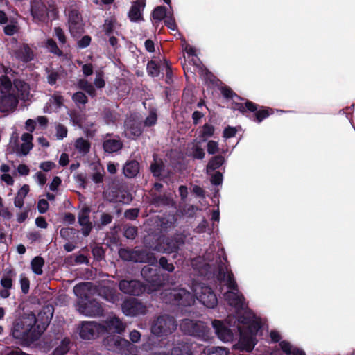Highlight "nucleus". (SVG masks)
Listing matches in <instances>:
<instances>
[{
    "mask_svg": "<svg viewBox=\"0 0 355 355\" xmlns=\"http://www.w3.org/2000/svg\"><path fill=\"white\" fill-rule=\"evenodd\" d=\"M79 64H82V71L85 76H91L93 73V66L92 64H83L82 62H78Z\"/></svg>",
    "mask_w": 355,
    "mask_h": 355,
    "instance_id": "nucleus-55",
    "label": "nucleus"
},
{
    "mask_svg": "<svg viewBox=\"0 0 355 355\" xmlns=\"http://www.w3.org/2000/svg\"><path fill=\"white\" fill-rule=\"evenodd\" d=\"M54 33H55V36L58 39L60 43L63 45L65 44L66 37H65L63 31L59 27H55L54 28Z\"/></svg>",
    "mask_w": 355,
    "mask_h": 355,
    "instance_id": "nucleus-57",
    "label": "nucleus"
},
{
    "mask_svg": "<svg viewBox=\"0 0 355 355\" xmlns=\"http://www.w3.org/2000/svg\"><path fill=\"white\" fill-rule=\"evenodd\" d=\"M11 71L4 66L0 67V73H4L0 77V112L14 111L18 105V98L15 95V89L7 75Z\"/></svg>",
    "mask_w": 355,
    "mask_h": 355,
    "instance_id": "nucleus-4",
    "label": "nucleus"
},
{
    "mask_svg": "<svg viewBox=\"0 0 355 355\" xmlns=\"http://www.w3.org/2000/svg\"><path fill=\"white\" fill-rule=\"evenodd\" d=\"M3 31L6 35L11 36L17 32L18 27L15 22H12L6 25L3 28Z\"/></svg>",
    "mask_w": 355,
    "mask_h": 355,
    "instance_id": "nucleus-49",
    "label": "nucleus"
},
{
    "mask_svg": "<svg viewBox=\"0 0 355 355\" xmlns=\"http://www.w3.org/2000/svg\"><path fill=\"white\" fill-rule=\"evenodd\" d=\"M33 135L31 133H24L21 135L22 144L20 146L17 145V137L12 136L10 139V144L12 143L16 146L15 151L22 155H26L30 150L33 148V145L32 143Z\"/></svg>",
    "mask_w": 355,
    "mask_h": 355,
    "instance_id": "nucleus-18",
    "label": "nucleus"
},
{
    "mask_svg": "<svg viewBox=\"0 0 355 355\" xmlns=\"http://www.w3.org/2000/svg\"><path fill=\"white\" fill-rule=\"evenodd\" d=\"M223 182V175L220 172H216L211 178V182L214 185H219L222 184Z\"/></svg>",
    "mask_w": 355,
    "mask_h": 355,
    "instance_id": "nucleus-61",
    "label": "nucleus"
},
{
    "mask_svg": "<svg viewBox=\"0 0 355 355\" xmlns=\"http://www.w3.org/2000/svg\"><path fill=\"white\" fill-rule=\"evenodd\" d=\"M139 163L136 161H130L123 167V173L128 178L135 177L139 172Z\"/></svg>",
    "mask_w": 355,
    "mask_h": 355,
    "instance_id": "nucleus-32",
    "label": "nucleus"
},
{
    "mask_svg": "<svg viewBox=\"0 0 355 355\" xmlns=\"http://www.w3.org/2000/svg\"><path fill=\"white\" fill-rule=\"evenodd\" d=\"M34 178L40 186L44 185L46 182V175L40 171L35 173Z\"/></svg>",
    "mask_w": 355,
    "mask_h": 355,
    "instance_id": "nucleus-59",
    "label": "nucleus"
},
{
    "mask_svg": "<svg viewBox=\"0 0 355 355\" xmlns=\"http://www.w3.org/2000/svg\"><path fill=\"white\" fill-rule=\"evenodd\" d=\"M15 87L20 93V97L22 100L26 101L29 99V85L25 82L18 80L15 82Z\"/></svg>",
    "mask_w": 355,
    "mask_h": 355,
    "instance_id": "nucleus-35",
    "label": "nucleus"
},
{
    "mask_svg": "<svg viewBox=\"0 0 355 355\" xmlns=\"http://www.w3.org/2000/svg\"><path fill=\"white\" fill-rule=\"evenodd\" d=\"M225 162V159L222 155H217L213 157L209 162L207 166V172L214 171L220 168Z\"/></svg>",
    "mask_w": 355,
    "mask_h": 355,
    "instance_id": "nucleus-36",
    "label": "nucleus"
},
{
    "mask_svg": "<svg viewBox=\"0 0 355 355\" xmlns=\"http://www.w3.org/2000/svg\"><path fill=\"white\" fill-rule=\"evenodd\" d=\"M202 141L196 139L187 144L186 153L188 156L197 159H202L205 156V153L201 144Z\"/></svg>",
    "mask_w": 355,
    "mask_h": 355,
    "instance_id": "nucleus-21",
    "label": "nucleus"
},
{
    "mask_svg": "<svg viewBox=\"0 0 355 355\" xmlns=\"http://www.w3.org/2000/svg\"><path fill=\"white\" fill-rule=\"evenodd\" d=\"M37 209L40 214H44L49 209V202L45 199H40L37 203Z\"/></svg>",
    "mask_w": 355,
    "mask_h": 355,
    "instance_id": "nucleus-56",
    "label": "nucleus"
},
{
    "mask_svg": "<svg viewBox=\"0 0 355 355\" xmlns=\"http://www.w3.org/2000/svg\"><path fill=\"white\" fill-rule=\"evenodd\" d=\"M141 274L149 283H155L158 279L157 270L153 268L150 266H144L141 271Z\"/></svg>",
    "mask_w": 355,
    "mask_h": 355,
    "instance_id": "nucleus-31",
    "label": "nucleus"
},
{
    "mask_svg": "<svg viewBox=\"0 0 355 355\" xmlns=\"http://www.w3.org/2000/svg\"><path fill=\"white\" fill-rule=\"evenodd\" d=\"M227 257L223 250L214 263L209 258L197 257L192 260L191 265L202 280H209L216 276L223 292V298L234 314L227 315L225 321L214 320L212 327L218 338L224 343L234 340L235 335L231 327H235L239 334L236 349L251 352L257 343L258 334L263 325V320L247 307L243 294L239 291L234 275L227 264Z\"/></svg>",
    "mask_w": 355,
    "mask_h": 355,
    "instance_id": "nucleus-1",
    "label": "nucleus"
},
{
    "mask_svg": "<svg viewBox=\"0 0 355 355\" xmlns=\"http://www.w3.org/2000/svg\"><path fill=\"white\" fill-rule=\"evenodd\" d=\"M104 343L109 350L125 354H129L132 348L130 343L119 336H108L104 340Z\"/></svg>",
    "mask_w": 355,
    "mask_h": 355,
    "instance_id": "nucleus-11",
    "label": "nucleus"
},
{
    "mask_svg": "<svg viewBox=\"0 0 355 355\" xmlns=\"http://www.w3.org/2000/svg\"><path fill=\"white\" fill-rule=\"evenodd\" d=\"M279 345L282 351L288 355H306L303 349L292 345L287 341H282Z\"/></svg>",
    "mask_w": 355,
    "mask_h": 355,
    "instance_id": "nucleus-29",
    "label": "nucleus"
},
{
    "mask_svg": "<svg viewBox=\"0 0 355 355\" xmlns=\"http://www.w3.org/2000/svg\"><path fill=\"white\" fill-rule=\"evenodd\" d=\"M103 148L108 153H115L119 150L122 146V142L118 138H108L103 142Z\"/></svg>",
    "mask_w": 355,
    "mask_h": 355,
    "instance_id": "nucleus-27",
    "label": "nucleus"
},
{
    "mask_svg": "<svg viewBox=\"0 0 355 355\" xmlns=\"http://www.w3.org/2000/svg\"><path fill=\"white\" fill-rule=\"evenodd\" d=\"M70 340L69 338H64L60 345L55 348L52 355H64L69 349Z\"/></svg>",
    "mask_w": 355,
    "mask_h": 355,
    "instance_id": "nucleus-40",
    "label": "nucleus"
},
{
    "mask_svg": "<svg viewBox=\"0 0 355 355\" xmlns=\"http://www.w3.org/2000/svg\"><path fill=\"white\" fill-rule=\"evenodd\" d=\"M119 254L122 259L134 262L148 263L151 266L157 263L155 254L146 250L131 251L127 249H121Z\"/></svg>",
    "mask_w": 355,
    "mask_h": 355,
    "instance_id": "nucleus-8",
    "label": "nucleus"
},
{
    "mask_svg": "<svg viewBox=\"0 0 355 355\" xmlns=\"http://www.w3.org/2000/svg\"><path fill=\"white\" fill-rule=\"evenodd\" d=\"M31 12L33 17L39 21L53 20L58 15V10L53 0H33L31 3Z\"/></svg>",
    "mask_w": 355,
    "mask_h": 355,
    "instance_id": "nucleus-5",
    "label": "nucleus"
},
{
    "mask_svg": "<svg viewBox=\"0 0 355 355\" xmlns=\"http://www.w3.org/2000/svg\"><path fill=\"white\" fill-rule=\"evenodd\" d=\"M36 316L31 313L24 314L15 319L10 329V336L17 340V343L25 347L28 346L37 340L40 335L35 324Z\"/></svg>",
    "mask_w": 355,
    "mask_h": 355,
    "instance_id": "nucleus-3",
    "label": "nucleus"
},
{
    "mask_svg": "<svg viewBox=\"0 0 355 355\" xmlns=\"http://www.w3.org/2000/svg\"><path fill=\"white\" fill-rule=\"evenodd\" d=\"M55 166V164L53 162H51V161L44 162L40 164V168L45 172L50 171Z\"/></svg>",
    "mask_w": 355,
    "mask_h": 355,
    "instance_id": "nucleus-63",
    "label": "nucleus"
},
{
    "mask_svg": "<svg viewBox=\"0 0 355 355\" xmlns=\"http://www.w3.org/2000/svg\"><path fill=\"white\" fill-rule=\"evenodd\" d=\"M89 213L90 209L85 207L82 208L78 214V223L82 226V234L85 236H88L92 229V224L89 217Z\"/></svg>",
    "mask_w": 355,
    "mask_h": 355,
    "instance_id": "nucleus-23",
    "label": "nucleus"
},
{
    "mask_svg": "<svg viewBox=\"0 0 355 355\" xmlns=\"http://www.w3.org/2000/svg\"><path fill=\"white\" fill-rule=\"evenodd\" d=\"M46 47L49 49V51L51 53L56 54V55H60L61 51L57 46L56 43L52 40L49 39L46 40Z\"/></svg>",
    "mask_w": 355,
    "mask_h": 355,
    "instance_id": "nucleus-48",
    "label": "nucleus"
},
{
    "mask_svg": "<svg viewBox=\"0 0 355 355\" xmlns=\"http://www.w3.org/2000/svg\"><path fill=\"white\" fill-rule=\"evenodd\" d=\"M94 84V87L97 89H101L105 86V82L104 80L103 74L102 72L98 71L96 73Z\"/></svg>",
    "mask_w": 355,
    "mask_h": 355,
    "instance_id": "nucleus-44",
    "label": "nucleus"
},
{
    "mask_svg": "<svg viewBox=\"0 0 355 355\" xmlns=\"http://www.w3.org/2000/svg\"><path fill=\"white\" fill-rule=\"evenodd\" d=\"M175 318L168 315H162L154 320L151 324V333L157 337H166L177 329Z\"/></svg>",
    "mask_w": 355,
    "mask_h": 355,
    "instance_id": "nucleus-6",
    "label": "nucleus"
},
{
    "mask_svg": "<svg viewBox=\"0 0 355 355\" xmlns=\"http://www.w3.org/2000/svg\"><path fill=\"white\" fill-rule=\"evenodd\" d=\"M123 313L127 316H137L145 315L147 311L146 306L135 298L126 300L122 304Z\"/></svg>",
    "mask_w": 355,
    "mask_h": 355,
    "instance_id": "nucleus-12",
    "label": "nucleus"
},
{
    "mask_svg": "<svg viewBox=\"0 0 355 355\" xmlns=\"http://www.w3.org/2000/svg\"><path fill=\"white\" fill-rule=\"evenodd\" d=\"M75 147L82 155L87 153L90 148L89 143L83 138H79L76 141Z\"/></svg>",
    "mask_w": 355,
    "mask_h": 355,
    "instance_id": "nucleus-39",
    "label": "nucleus"
},
{
    "mask_svg": "<svg viewBox=\"0 0 355 355\" xmlns=\"http://www.w3.org/2000/svg\"><path fill=\"white\" fill-rule=\"evenodd\" d=\"M160 266L168 272H173L174 270V266L172 263H169L166 258L162 257L159 259Z\"/></svg>",
    "mask_w": 355,
    "mask_h": 355,
    "instance_id": "nucleus-53",
    "label": "nucleus"
},
{
    "mask_svg": "<svg viewBox=\"0 0 355 355\" xmlns=\"http://www.w3.org/2000/svg\"><path fill=\"white\" fill-rule=\"evenodd\" d=\"M142 130L141 125L132 118L127 119L125 122V136L129 139H135L141 135Z\"/></svg>",
    "mask_w": 355,
    "mask_h": 355,
    "instance_id": "nucleus-24",
    "label": "nucleus"
},
{
    "mask_svg": "<svg viewBox=\"0 0 355 355\" xmlns=\"http://www.w3.org/2000/svg\"><path fill=\"white\" fill-rule=\"evenodd\" d=\"M103 170L102 168L97 169L96 172H95L92 175V180L95 183H100L103 181Z\"/></svg>",
    "mask_w": 355,
    "mask_h": 355,
    "instance_id": "nucleus-62",
    "label": "nucleus"
},
{
    "mask_svg": "<svg viewBox=\"0 0 355 355\" xmlns=\"http://www.w3.org/2000/svg\"><path fill=\"white\" fill-rule=\"evenodd\" d=\"M236 130L233 127H227L223 131V137L229 139L235 136Z\"/></svg>",
    "mask_w": 355,
    "mask_h": 355,
    "instance_id": "nucleus-64",
    "label": "nucleus"
},
{
    "mask_svg": "<svg viewBox=\"0 0 355 355\" xmlns=\"http://www.w3.org/2000/svg\"><path fill=\"white\" fill-rule=\"evenodd\" d=\"M171 355H193L191 346L183 340L178 342L171 349Z\"/></svg>",
    "mask_w": 355,
    "mask_h": 355,
    "instance_id": "nucleus-26",
    "label": "nucleus"
},
{
    "mask_svg": "<svg viewBox=\"0 0 355 355\" xmlns=\"http://www.w3.org/2000/svg\"><path fill=\"white\" fill-rule=\"evenodd\" d=\"M53 315V308L52 306H44L36 317L37 323L35 324L38 331H40V335L45 331L49 324Z\"/></svg>",
    "mask_w": 355,
    "mask_h": 355,
    "instance_id": "nucleus-15",
    "label": "nucleus"
},
{
    "mask_svg": "<svg viewBox=\"0 0 355 355\" xmlns=\"http://www.w3.org/2000/svg\"><path fill=\"white\" fill-rule=\"evenodd\" d=\"M233 109L237 110L241 112H244L247 110L250 112H255V117L258 123H261L263 119H265L270 114H272L270 112L272 110L269 108H262L259 110H257V105L251 101H246L245 104L235 103V105L233 107Z\"/></svg>",
    "mask_w": 355,
    "mask_h": 355,
    "instance_id": "nucleus-14",
    "label": "nucleus"
},
{
    "mask_svg": "<svg viewBox=\"0 0 355 355\" xmlns=\"http://www.w3.org/2000/svg\"><path fill=\"white\" fill-rule=\"evenodd\" d=\"M147 71L149 75L155 77L159 75V69L157 64L155 62L150 61L147 64Z\"/></svg>",
    "mask_w": 355,
    "mask_h": 355,
    "instance_id": "nucleus-45",
    "label": "nucleus"
},
{
    "mask_svg": "<svg viewBox=\"0 0 355 355\" xmlns=\"http://www.w3.org/2000/svg\"><path fill=\"white\" fill-rule=\"evenodd\" d=\"M157 121V114L154 111H151L148 116L146 119L144 124L146 126H152Z\"/></svg>",
    "mask_w": 355,
    "mask_h": 355,
    "instance_id": "nucleus-54",
    "label": "nucleus"
},
{
    "mask_svg": "<svg viewBox=\"0 0 355 355\" xmlns=\"http://www.w3.org/2000/svg\"><path fill=\"white\" fill-rule=\"evenodd\" d=\"M56 137L58 139H63L67 135V129L65 126L58 124L56 126Z\"/></svg>",
    "mask_w": 355,
    "mask_h": 355,
    "instance_id": "nucleus-51",
    "label": "nucleus"
},
{
    "mask_svg": "<svg viewBox=\"0 0 355 355\" xmlns=\"http://www.w3.org/2000/svg\"><path fill=\"white\" fill-rule=\"evenodd\" d=\"M164 24L172 31H175L177 29V25L172 13H168V15L166 16L164 20Z\"/></svg>",
    "mask_w": 355,
    "mask_h": 355,
    "instance_id": "nucleus-50",
    "label": "nucleus"
},
{
    "mask_svg": "<svg viewBox=\"0 0 355 355\" xmlns=\"http://www.w3.org/2000/svg\"><path fill=\"white\" fill-rule=\"evenodd\" d=\"M78 312L84 315L95 317L102 314L103 309L101 304L95 300L89 301H78L76 304Z\"/></svg>",
    "mask_w": 355,
    "mask_h": 355,
    "instance_id": "nucleus-13",
    "label": "nucleus"
},
{
    "mask_svg": "<svg viewBox=\"0 0 355 355\" xmlns=\"http://www.w3.org/2000/svg\"><path fill=\"white\" fill-rule=\"evenodd\" d=\"M145 6L146 0H136L133 1L128 12L130 20L132 22L143 20V11Z\"/></svg>",
    "mask_w": 355,
    "mask_h": 355,
    "instance_id": "nucleus-20",
    "label": "nucleus"
},
{
    "mask_svg": "<svg viewBox=\"0 0 355 355\" xmlns=\"http://www.w3.org/2000/svg\"><path fill=\"white\" fill-rule=\"evenodd\" d=\"M192 293L184 288H174L165 291L162 298L166 304L191 306L197 299L209 309H214L218 304V299L209 286L201 280L194 279L191 287Z\"/></svg>",
    "mask_w": 355,
    "mask_h": 355,
    "instance_id": "nucleus-2",
    "label": "nucleus"
},
{
    "mask_svg": "<svg viewBox=\"0 0 355 355\" xmlns=\"http://www.w3.org/2000/svg\"><path fill=\"white\" fill-rule=\"evenodd\" d=\"M214 132L215 128L212 125L205 123L199 129L197 139L205 142L214 135Z\"/></svg>",
    "mask_w": 355,
    "mask_h": 355,
    "instance_id": "nucleus-30",
    "label": "nucleus"
},
{
    "mask_svg": "<svg viewBox=\"0 0 355 355\" xmlns=\"http://www.w3.org/2000/svg\"><path fill=\"white\" fill-rule=\"evenodd\" d=\"M69 30L72 36L76 37L83 31V24L80 13L76 10H71L69 13Z\"/></svg>",
    "mask_w": 355,
    "mask_h": 355,
    "instance_id": "nucleus-16",
    "label": "nucleus"
},
{
    "mask_svg": "<svg viewBox=\"0 0 355 355\" xmlns=\"http://www.w3.org/2000/svg\"><path fill=\"white\" fill-rule=\"evenodd\" d=\"M17 58L24 62H28L34 58V53L27 44H23L15 52Z\"/></svg>",
    "mask_w": 355,
    "mask_h": 355,
    "instance_id": "nucleus-25",
    "label": "nucleus"
},
{
    "mask_svg": "<svg viewBox=\"0 0 355 355\" xmlns=\"http://www.w3.org/2000/svg\"><path fill=\"white\" fill-rule=\"evenodd\" d=\"M15 276L16 274L12 269H6L0 281L1 286L3 288L12 289Z\"/></svg>",
    "mask_w": 355,
    "mask_h": 355,
    "instance_id": "nucleus-28",
    "label": "nucleus"
},
{
    "mask_svg": "<svg viewBox=\"0 0 355 355\" xmlns=\"http://www.w3.org/2000/svg\"><path fill=\"white\" fill-rule=\"evenodd\" d=\"M207 153L209 155H214L219 150L218 143L214 140H209L207 144Z\"/></svg>",
    "mask_w": 355,
    "mask_h": 355,
    "instance_id": "nucleus-47",
    "label": "nucleus"
},
{
    "mask_svg": "<svg viewBox=\"0 0 355 355\" xmlns=\"http://www.w3.org/2000/svg\"><path fill=\"white\" fill-rule=\"evenodd\" d=\"M105 329V334H121L125 329V324L116 317L111 316L107 319L103 324H101Z\"/></svg>",
    "mask_w": 355,
    "mask_h": 355,
    "instance_id": "nucleus-19",
    "label": "nucleus"
},
{
    "mask_svg": "<svg viewBox=\"0 0 355 355\" xmlns=\"http://www.w3.org/2000/svg\"><path fill=\"white\" fill-rule=\"evenodd\" d=\"M44 265V260L41 257H35L31 263L32 271L37 275H41L43 272L42 268Z\"/></svg>",
    "mask_w": 355,
    "mask_h": 355,
    "instance_id": "nucleus-37",
    "label": "nucleus"
},
{
    "mask_svg": "<svg viewBox=\"0 0 355 355\" xmlns=\"http://www.w3.org/2000/svg\"><path fill=\"white\" fill-rule=\"evenodd\" d=\"M221 93L223 96L226 98H233L234 97L239 98L233 91L227 87H221Z\"/></svg>",
    "mask_w": 355,
    "mask_h": 355,
    "instance_id": "nucleus-58",
    "label": "nucleus"
},
{
    "mask_svg": "<svg viewBox=\"0 0 355 355\" xmlns=\"http://www.w3.org/2000/svg\"><path fill=\"white\" fill-rule=\"evenodd\" d=\"M184 50L188 55V57H196V49L195 47L192 46L189 44L185 43L184 44Z\"/></svg>",
    "mask_w": 355,
    "mask_h": 355,
    "instance_id": "nucleus-60",
    "label": "nucleus"
},
{
    "mask_svg": "<svg viewBox=\"0 0 355 355\" xmlns=\"http://www.w3.org/2000/svg\"><path fill=\"white\" fill-rule=\"evenodd\" d=\"M120 290L132 295H139L145 291L144 286L137 280H122L119 283Z\"/></svg>",
    "mask_w": 355,
    "mask_h": 355,
    "instance_id": "nucleus-17",
    "label": "nucleus"
},
{
    "mask_svg": "<svg viewBox=\"0 0 355 355\" xmlns=\"http://www.w3.org/2000/svg\"><path fill=\"white\" fill-rule=\"evenodd\" d=\"M72 99L76 105H85L87 103V97L82 92H77L72 96Z\"/></svg>",
    "mask_w": 355,
    "mask_h": 355,
    "instance_id": "nucleus-42",
    "label": "nucleus"
},
{
    "mask_svg": "<svg viewBox=\"0 0 355 355\" xmlns=\"http://www.w3.org/2000/svg\"><path fill=\"white\" fill-rule=\"evenodd\" d=\"M79 335L83 340H92L105 334V329L101 324L94 321L83 322L79 327Z\"/></svg>",
    "mask_w": 355,
    "mask_h": 355,
    "instance_id": "nucleus-9",
    "label": "nucleus"
},
{
    "mask_svg": "<svg viewBox=\"0 0 355 355\" xmlns=\"http://www.w3.org/2000/svg\"><path fill=\"white\" fill-rule=\"evenodd\" d=\"M184 237L181 234H178L172 239H160L159 243L155 246L154 250L159 252L171 253L177 251L180 246L184 244Z\"/></svg>",
    "mask_w": 355,
    "mask_h": 355,
    "instance_id": "nucleus-10",
    "label": "nucleus"
},
{
    "mask_svg": "<svg viewBox=\"0 0 355 355\" xmlns=\"http://www.w3.org/2000/svg\"><path fill=\"white\" fill-rule=\"evenodd\" d=\"M180 328L184 333L201 340H208L210 338L209 329L202 322L185 319L181 322Z\"/></svg>",
    "mask_w": 355,
    "mask_h": 355,
    "instance_id": "nucleus-7",
    "label": "nucleus"
},
{
    "mask_svg": "<svg viewBox=\"0 0 355 355\" xmlns=\"http://www.w3.org/2000/svg\"><path fill=\"white\" fill-rule=\"evenodd\" d=\"M166 12V9L164 6H157L156 7L153 12V17L155 20L161 21L168 16Z\"/></svg>",
    "mask_w": 355,
    "mask_h": 355,
    "instance_id": "nucleus-41",
    "label": "nucleus"
},
{
    "mask_svg": "<svg viewBox=\"0 0 355 355\" xmlns=\"http://www.w3.org/2000/svg\"><path fill=\"white\" fill-rule=\"evenodd\" d=\"M229 349L225 347H207L204 348L201 355H227Z\"/></svg>",
    "mask_w": 355,
    "mask_h": 355,
    "instance_id": "nucleus-34",
    "label": "nucleus"
},
{
    "mask_svg": "<svg viewBox=\"0 0 355 355\" xmlns=\"http://www.w3.org/2000/svg\"><path fill=\"white\" fill-rule=\"evenodd\" d=\"M77 86L79 89L85 91L92 97H94L96 95L94 86L87 79L82 78L78 80Z\"/></svg>",
    "mask_w": 355,
    "mask_h": 355,
    "instance_id": "nucleus-33",
    "label": "nucleus"
},
{
    "mask_svg": "<svg viewBox=\"0 0 355 355\" xmlns=\"http://www.w3.org/2000/svg\"><path fill=\"white\" fill-rule=\"evenodd\" d=\"M92 284L91 282H82L76 285L73 288V293L78 298V301H88L92 293Z\"/></svg>",
    "mask_w": 355,
    "mask_h": 355,
    "instance_id": "nucleus-22",
    "label": "nucleus"
},
{
    "mask_svg": "<svg viewBox=\"0 0 355 355\" xmlns=\"http://www.w3.org/2000/svg\"><path fill=\"white\" fill-rule=\"evenodd\" d=\"M151 171L153 175L156 177H162V170L163 165L162 163H159L157 160L155 159V162L151 164L150 166Z\"/></svg>",
    "mask_w": 355,
    "mask_h": 355,
    "instance_id": "nucleus-43",
    "label": "nucleus"
},
{
    "mask_svg": "<svg viewBox=\"0 0 355 355\" xmlns=\"http://www.w3.org/2000/svg\"><path fill=\"white\" fill-rule=\"evenodd\" d=\"M20 286L23 293L26 294L29 291L30 282L28 278L24 275L20 276Z\"/></svg>",
    "mask_w": 355,
    "mask_h": 355,
    "instance_id": "nucleus-52",
    "label": "nucleus"
},
{
    "mask_svg": "<svg viewBox=\"0 0 355 355\" xmlns=\"http://www.w3.org/2000/svg\"><path fill=\"white\" fill-rule=\"evenodd\" d=\"M50 103L53 104L55 109L60 108L63 105V97L58 93H55L50 98Z\"/></svg>",
    "mask_w": 355,
    "mask_h": 355,
    "instance_id": "nucleus-46",
    "label": "nucleus"
},
{
    "mask_svg": "<svg viewBox=\"0 0 355 355\" xmlns=\"http://www.w3.org/2000/svg\"><path fill=\"white\" fill-rule=\"evenodd\" d=\"M117 25V21L114 17L106 19L103 25V31L106 35H110L114 33Z\"/></svg>",
    "mask_w": 355,
    "mask_h": 355,
    "instance_id": "nucleus-38",
    "label": "nucleus"
}]
</instances>
